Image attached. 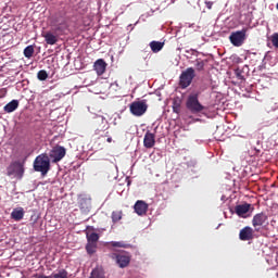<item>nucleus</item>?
Masks as SVG:
<instances>
[{"instance_id": "f257e3e1", "label": "nucleus", "mask_w": 278, "mask_h": 278, "mask_svg": "<svg viewBox=\"0 0 278 278\" xmlns=\"http://www.w3.org/2000/svg\"><path fill=\"white\" fill-rule=\"evenodd\" d=\"M34 170L41 173L43 177L51 170V161L47 154H41L35 159Z\"/></svg>"}, {"instance_id": "f03ea898", "label": "nucleus", "mask_w": 278, "mask_h": 278, "mask_svg": "<svg viewBox=\"0 0 278 278\" xmlns=\"http://www.w3.org/2000/svg\"><path fill=\"white\" fill-rule=\"evenodd\" d=\"M186 108L191 114H201L205 110V106L199 102V93H192L188 97Z\"/></svg>"}, {"instance_id": "7ed1b4c3", "label": "nucleus", "mask_w": 278, "mask_h": 278, "mask_svg": "<svg viewBox=\"0 0 278 278\" xmlns=\"http://www.w3.org/2000/svg\"><path fill=\"white\" fill-rule=\"evenodd\" d=\"M110 260H113L119 268H127L131 262L129 252H113L109 254Z\"/></svg>"}, {"instance_id": "20e7f679", "label": "nucleus", "mask_w": 278, "mask_h": 278, "mask_svg": "<svg viewBox=\"0 0 278 278\" xmlns=\"http://www.w3.org/2000/svg\"><path fill=\"white\" fill-rule=\"evenodd\" d=\"M52 27H54L55 34H58L59 36H64L66 35V31H68V21H66L64 16H55L52 20Z\"/></svg>"}, {"instance_id": "39448f33", "label": "nucleus", "mask_w": 278, "mask_h": 278, "mask_svg": "<svg viewBox=\"0 0 278 278\" xmlns=\"http://www.w3.org/2000/svg\"><path fill=\"white\" fill-rule=\"evenodd\" d=\"M129 110L132 116H144V114H147V110H149V105L144 100L134 101L130 103Z\"/></svg>"}, {"instance_id": "423d86ee", "label": "nucleus", "mask_w": 278, "mask_h": 278, "mask_svg": "<svg viewBox=\"0 0 278 278\" xmlns=\"http://www.w3.org/2000/svg\"><path fill=\"white\" fill-rule=\"evenodd\" d=\"M247 28L241 30L232 31L229 36V40L233 47H242L247 40Z\"/></svg>"}, {"instance_id": "0eeeda50", "label": "nucleus", "mask_w": 278, "mask_h": 278, "mask_svg": "<svg viewBox=\"0 0 278 278\" xmlns=\"http://www.w3.org/2000/svg\"><path fill=\"white\" fill-rule=\"evenodd\" d=\"M194 68L188 67L186 71H184L179 76V86L182 89L188 88L190 84H192V79H194Z\"/></svg>"}, {"instance_id": "6e6552de", "label": "nucleus", "mask_w": 278, "mask_h": 278, "mask_svg": "<svg viewBox=\"0 0 278 278\" xmlns=\"http://www.w3.org/2000/svg\"><path fill=\"white\" fill-rule=\"evenodd\" d=\"M25 173V168L23 167V163L16 161L10 164L7 168L8 177H17V179H22Z\"/></svg>"}, {"instance_id": "1a4fd4ad", "label": "nucleus", "mask_w": 278, "mask_h": 278, "mask_svg": "<svg viewBox=\"0 0 278 278\" xmlns=\"http://www.w3.org/2000/svg\"><path fill=\"white\" fill-rule=\"evenodd\" d=\"M66 156V148L62 146H55L49 153L50 160H52L53 164H58V162H62Z\"/></svg>"}, {"instance_id": "9d476101", "label": "nucleus", "mask_w": 278, "mask_h": 278, "mask_svg": "<svg viewBox=\"0 0 278 278\" xmlns=\"http://www.w3.org/2000/svg\"><path fill=\"white\" fill-rule=\"evenodd\" d=\"M255 231L250 226H245L239 232V240L242 242H249V240H253L255 238Z\"/></svg>"}, {"instance_id": "9b49d317", "label": "nucleus", "mask_w": 278, "mask_h": 278, "mask_svg": "<svg viewBox=\"0 0 278 278\" xmlns=\"http://www.w3.org/2000/svg\"><path fill=\"white\" fill-rule=\"evenodd\" d=\"M135 212L136 214H138V216H144V214H147L148 210H149V204H147V202L142 201V200H138L135 203Z\"/></svg>"}, {"instance_id": "f8f14e48", "label": "nucleus", "mask_w": 278, "mask_h": 278, "mask_svg": "<svg viewBox=\"0 0 278 278\" xmlns=\"http://www.w3.org/2000/svg\"><path fill=\"white\" fill-rule=\"evenodd\" d=\"M143 147L146 149H153L155 147V134L147 131L143 138Z\"/></svg>"}, {"instance_id": "ddd939ff", "label": "nucleus", "mask_w": 278, "mask_h": 278, "mask_svg": "<svg viewBox=\"0 0 278 278\" xmlns=\"http://www.w3.org/2000/svg\"><path fill=\"white\" fill-rule=\"evenodd\" d=\"M106 68H108V63H105V60L103 59H98L93 64V71H96L97 75L99 76L103 75Z\"/></svg>"}, {"instance_id": "4468645a", "label": "nucleus", "mask_w": 278, "mask_h": 278, "mask_svg": "<svg viewBox=\"0 0 278 278\" xmlns=\"http://www.w3.org/2000/svg\"><path fill=\"white\" fill-rule=\"evenodd\" d=\"M34 277L35 278H68V271H66V269H60L56 274L53 273L50 276H47L45 274H36Z\"/></svg>"}, {"instance_id": "2eb2a0df", "label": "nucleus", "mask_w": 278, "mask_h": 278, "mask_svg": "<svg viewBox=\"0 0 278 278\" xmlns=\"http://www.w3.org/2000/svg\"><path fill=\"white\" fill-rule=\"evenodd\" d=\"M266 220H268V216H266V214H264V213H258V214L254 215V217L252 219V225H253V227H262V225H264V223H266Z\"/></svg>"}, {"instance_id": "dca6fc26", "label": "nucleus", "mask_w": 278, "mask_h": 278, "mask_svg": "<svg viewBox=\"0 0 278 278\" xmlns=\"http://www.w3.org/2000/svg\"><path fill=\"white\" fill-rule=\"evenodd\" d=\"M41 36L45 38L47 45L53 46L58 42V37L51 31L42 33Z\"/></svg>"}, {"instance_id": "f3484780", "label": "nucleus", "mask_w": 278, "mask_h": 278, "mask_svg": "<svg viewBox=\"0 0 278 278\" xmlns=\"http://www.w3.org/2000/svg\"><path fill=\"white\" fill-rule=\"evenodd\" d=\"M249 210H251V204H239L235 207V212L237 216H243L244 214H248Z\"/></svg>"}, {"instance_id": "a211bd4d", "label": "nucleus", "mask_w": 278, "mask_h": 278, "mask_svg": "<svg viewBox=\"0 0 278 278\" xmlns=\"http://www.w3.org/2000/svg\"><path fill=\"white\" fill-rule=\"evenodd\" d=\"M25 216V210L23 207H17V208H14L11 213V218H13V220H23Z\"/></svg>"}, {"instance_id": "6ab92c4d", "label": "nucleus", "mask_w": 278, "mask_h": 278, "mask_svg": "<svg viewBox=\"0 0 278 278\" xmlns=\"http://www.w3.org/2000/svg\"><path fill=\"white\" fill-rule=\"evenodd\" d=\"M16 110H18V100H12L3 108L7 114H12V112H16Z\"/></svg>"}, {"instance_id": "aec40b11", "label": "nucleus", "mask_w": 278, "mask_h": 278, "mask_svg": "<svg viewBox=\"0 0 278 278\" xmlns=\"http://www.w3.org/2000/svg\"><path fill=\"white\" fill-rule=\"evenodd\" d=\"M150 49H151L152 53H160V51H162V49H164V42L151 41Z\"/></svg>"}, {"instance_id": "412c9836", "label": "nucleus", "mask_w": 278, "mask_h": 278, "mask_svg": "<svg viewBox=\"0 0 278 278\" xmlns=\"http://www.w3.org/2000/svg\"><path fill=\"white\" fill-rule=\"evenodd\" d=\"M110 244L116 249H131V244L126 243L125 241H111Z\"/></svg>"}, {"instance_id": "4be33fe9", "label": "nucleus", "mask_w": 278, "mask_h": 278, "mask_svg": "<svg viewBox=\"0 0 278 278\" xmlns=\"http://www.w3.org/2000/svg\"><path fill=\"white\" fill-rule=\"evenodd\" d=\"M86 238L87 242L91 244H97L99 242V233L97 232H87Z\"/></svg>"}, {"instance_id": "5701e85b", "label": "nucleus", "mask_w": 278, "mask_h": 278, "mask_svg": "<svg viewBox=\"0 0 278 278\" xmlns=\"http://www.w3.org/2000/svg\"><path fill=\"white\" fill-rule=\"evenodd\" d=\"M112 223L116 225L119 220H123V211H113L111 214Z\"/></svg>"}, {"instance_id": "b1692460", "label": "nucleus", "mask_w": 278, "mask_h": 278, "mask_svg": "<svg viewBox=\"0 0 278 278\" xmlns=\"http://www.w3.org/2000/svg\"><path fill=\"white\" fill-rule=\"evenodd\" d=\"M86 251L88 255H94V253H97V243L87 242Z\"/></svg>"}, {"instance_id": "393cba45", "label": "nucleus", "mask_w": 278, "mask_h": 278, "mask_svg": "<svg viewBox=\"0 0 278 278\" xmlns=\"http://www.w3.org/2000/svg\"><path fill=\"white\" fill-rule=\"evenodd\" d=\"M24 55L29 60L30 58H34V46H27L24 49Z\"/></svg>"}, {"instance_id": "a878e982", "label": "nucleus", "mask_w": 278, "mask_h": 278, "mask_svg": "<svg viewBox=\"0 0 278 278\" xmlns=\"http://www.w3.org/2000/svg\"><path fill=\"white\" fill-rule=\"evenodd\" d=\"M49 77V74H47V71L41 70L37 73V78L39 81H47V78Z\"/></svg>"}, {"instance_id": "bb28decb", "label": "nucleus", "mask_w": 278, "mask_h": 278, "mask_svg": "<svg viewBox=\"0 0 278 278\" xmlns=\"http://www.w3.org/2000/svg\"><path fill=\"white\" fill-rule=\"evenodd\" d=\"M273 46L278 49V33H274L270 37Z\"/></svg>"}, {"instance_id": "cd10ccee", "label": "nucleus", "mask_w": 278, "mask_h": 278, "mask_svg": "<svg viewBox=\"0 0 278 278\" xmlns=\"http://www.w3.org/2000/svg\"><path fill=\"white\" fill-rule=\"evenodd\" d=\"M90 278H103V274L99 269H92Z\"/></svg>"}, {"instance_id": "c85d7f7f", "label": "nucleus", "mask_w": 278, "mask_h": 278, "mask_svg": "<svg viewBox=\"0 0 278 278\" xmlns=\"http://www.w3.org/2000/svg\"><path fill=\"white\" fill-rule=\"evenodd\" d=\"M195 67L197 71H203V68H205V63L203 61L197 60Z\"/></svg>"}, {"instance_id": "c756f323", "label": "nucleus", "mask_w": 278, "mask_h": 278, "mask_svg": "<svg viewBox=\"0 0 278 278\" xmlns=\"http://www.w3.org/2000/svg\"><path fill=\"white\" fill-rule=\"evenodd\" d=\"M235 74H236L237 79H240L241 81H243L244 75H242V71L237 70V71L235 72Z\"/></svg>"}, {"instance_id": "7c9ffc66", "label": "nucleus", "mask_w": 278, "mask_h": 278, "mask_svg": "<svg viewBox=\"0 0 278 278\" xmlns=\"http://www.w3.org/2000/svg\"><path fill=\"white\" fill-rule=\"evenodd\" d=\"M179 108H180L179 102L174 101V102H173V110H174V112H179Z\"/></svg>"}, {"instance_id": "2f4dec72", "label": "nucleus", "mask_w": 278, "mask_h": 278, "mask_svg": "<svg viewBox=\"0 0 278 278\" xmlns=\"http://www.w3.org/2000/svg\"><path fill=\"white\" fill-rule=\"evenodd\" d=\"M7 93H8V90L0 89V99H3V97H5Z\"/></svg>"}, {"instance_id": "473e14b6", "label": "nucleus", "mask_w": 278, "mask_h": 278, "mask_svg": "<svg viewBox=\"0 0 278 278\" xmlns=\"http://www.w3.org/2000/svg\"><path fill=\"white\" fill-rule=\"evenodd\" d=\"M205 3H206V8H207L208 10H212V5H214V2L208 1V2H205Z\"/></svg>"}, {"instance_id": "72a5a7b5", "label": "nucleus", "mask_w": 278, "mask_h": 278, "mask_svg": "<svg viewBox=\"0 0 278 278\" xmlns=\"http://www.w3.org/2000/svg\"><path fill=\"white\" fill-rule=\"evenodd\" d=\"M85 203H86V200H83L80 202V204H79L80 210H85L86 208V206H84Z\"/></svg>"}, {"instance_id": "f704fd0d", "label": "nucleus", "mask_w": 278, "mask_h": 278, "mask_svg": "<svg viewBox=\"0 0 278 278\" xmlns=\"http://www.w3.org/2000/svg\"><path fill=\"white\" fill-rule=\"evenodd\" d=\"M106 142H112V137H109V138L106 139Z\"/></svg>"}, {"instance_id": "c9c22d12", "label": "nucleus", "mask_w": 278, "mask_h": 278, "mask_svg": "<svg viewBox=\"0 0 278 278\" xmlns=\"http://www.w3.org/2000/svg\"><path fill=\"white\" fill-rule=\"evenodd\" d=\"M102 123H103V118H101Z\"/></svg>"}]
</instances>
